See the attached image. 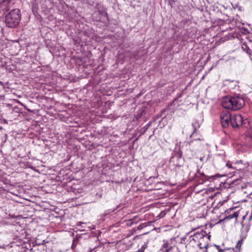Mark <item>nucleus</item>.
Wrapping results in <instances>:
<instances>
[{
    "label": "nucleus",
    "mask_w": 252,
    "mask_h": 252,
    "mask_svg": "<svg viewBox=\"0 0 252 252\" xmlns=\"http://www.w3.org/2000/svg\"><path fill=\"white\" fill-rule=\"evenodd\" d=\"M245 105L243 98L239 95L226 96L221 99L222 106L226 109L236 111L241 109Z\"/></svg>",
    "instance_id": "nucleus-1"
},
{
    "label": "nucleus",
    "mask_w": 252,
    "mask_h": 252,
    "mask_svg": "<svg viewBox=\"0 0 252 252\" xmlns=\"http://www.w3.org/2000/svg\"><path fill=\"white\" fill-rule=\"evenodd\" d=\"M21 12L16 8L11 10L5 16L6 25L10 28H15L19 25L21 20Z\"/></svg>",
    "instance_id": "nucleus-2"
},
{
    "label": "nucleus",
    "mask_w": 252,
    "mask_h": 252,
    "mask_svg": "<svg viewBox=\"0 0 252 252\" xmlns=\"http://www.w3.org/2000/svg\"><path fill=\"white\" fill-rule=\"evenodd\" d=\"M210 236H208L204 231L196 232L192 236V240L197 242V245L200 249H204V252H207V248L209 245L208 240Z\"/></svg>",
    "instance_id": "nucleus-3"
},
{
    "label": "nucleus",
    "mask_w": 252,
    "mask_h": 252,
    "mask_svg": "<svg viewBox=\"0 0 252 252\" xmlns=\"http://www.w3.org/2000/svg\"><path fill=\"white\" fill-rule=\"evenodd\" d=\"M231 116L227 111H223L220 113V118L223 127H228L230 125Z\"/></svg>",
    "instance_id": "nucleus-4"
},
{
    "label": "nucleus",
    "mask_w": 252,
    "mask_h": 252,
    "mask_svg": "<svg viewBox=\"0 0 252 252\" xmlns=\"http://www.w3.org/2000/svg\"><path fill=\"white\" fill-rule=\"evenodd\" d=\"M243 120L240 114H235L231 116L230 125L233 127H238L243 124Z\"/></svg>",
    "instance_id": "nucleus-5"
},
{
    "label": "nucleus",
    "mask_w": 252,
    "mask_h": 252,
    "mask_svg": "<svg viewBox=\"0 0 252 252\" xmlns=\"http://www.w3.org/2000/svg\"><path fill=\"white\" fill-rule=\"evenodd\" d=\"M242 48L243 50L245 51L247 54L251 55V50L247 44H243L242 45Z\"/></svg>",
    "instance_id": "nucleus-6"
},
{
    "label": "nucleus",
    "mask_w": 252,
    "mask_h": 252,
    "mask_svg": "<svg viewBox=\"0 0 252 252\" xmlns=\"http://www.w3.org/2000/svg\"><path fill=\"white\" fill-rule=\"evenodd\" d=\"M239 216V212H236L234 213L233 214L230 215L228 216V218L230 219H233V218H237V217Z\"/></svg>",
    "instance_id": "nucleus-7"
},
{
    "label": "nucleus",
    "mask_w": 252,
    "mask_h": 252,
    "mask_svg": "<svg viewBox=\"0 0 252 252\" xmlns=\"http://www.w3.org/2000/svg\"><path fill=\"white\" fill-rule=\"evenodd\" d=\"M247 135L252 138V128L250 129L247 132Z\"/></svg>",
    "instance_id": "nucleus-8"
},
{
    "label": "nucleus",
    "mask_w": 252,
    "mask_h": 252,
    "mask_svg": "<svg viewBox=\"0 0 252 252\" xmlns=\"http://www.w3.org/2000/svg\"><path fill=\"white\" fill-rule=\"evenodd\" d=\"M169 244L167 241H165L164 244L162 245V248H167L168 247Z\"/></svg>",
    "instance_id": "nucleus-9"
},
{
    "label": "nucleus",
    "mask_w": 252,
    "mask_h": 252,
    "mask_svg": "<svg viewBox=\"0 0 252 252\" xmlns=\"http://www.w3.org/2000/svg\"><path fill=\"white\" fill-rule=\"evenodd\" d=\"M166 213L165 212H161L159 215H158V217L159 218H163V217H164V216L165 215Z\"/></svg>",
    "instance_id": "nucleus-10"
},
{
    "label": "nucleus",
    "mask_w": 252,
    "mask_h": 252,
    "mask_svg": "<svg viewBox=\"0 0 252 252\" xmlns=\"http://www.w3.org/2000/svg\"><path fill=\"white\" fill-rule=\"evenodd\" d=\"M243 240H241L239 241L237 244L236 247L237 248H240L242 244Z\"/></svg>",
    "instance_id": "nucleus-11"
},
{
    "label": "nucleus",
    "mask_w": 252,
    "mask_h": 252,
    "mask_svg": "<svg viewBox=\"0 0 252 252\" xmlns=\"http://www.w3.org/2000/svg\"><path fill=\"white\" fill-rule=\"evenodd\" d=\"M11 0H3L2 2H3V3L5 4L6 5H8L10 3V2H11Z\"/></svg>",
    "instance_id": "nucleus-12"
},
{
    "label": "nucleus",
    "mask_w": 252,
    "mask_h": 252,
    "mask_svg": "<svg viewBox=\"0 0 252 252\" xmlns=\"http://www.w3.org/2000/svg\"><path fill=\"white\" fill-rule=\"evenodd\" d=\"M85 224V223H84V222H79L78 223V224H77V225H78V226H79V225H82V224Z\"/></svg>",
    "instance_id": "nucleus-13"
},
{
    "label": "nucleus",
    "mask_w": 252,
    "mask_h": 252,
    "mask_svg": "<svg viewBox=\"0 0 252 252\" xmlns=\"http://www.w3.org/2000/svg\"><path fill=\"white\" fill-rule=\"evenodd\" d=\"M146 248V246H145V245H143V247H142L143 252L144 251V249H145Z\"/></svg>",
    "instance_id": "nucleus-14"
},
{
    "label": "nucleus",
    "mask_w": 252,
    "mask_h": 252,
    "mask_svg": "<svg viewBox=\"0 0 252 252\" xmlns=\"http://www.w3.org/2000/svg\"><path fill=\"white\" fill-rule=\"evenodd\" d=\"M217 248H218V249L220 251V247L219 246H216ZM220 251L222 252L223 251L222 250H220Z\"/></svg>",
    "instance_id": "nucleus-15"
},
{
    "label": "nucleus",
    "mask_w": 252,
    "mask_h": 252,
    "mask_svg": "<svg viewBox=\"0 0 252 252\" xmlns=\"http://www.w3.org/2000/svg\"><path fill=\"white\" fill-rule=\"evenodd\" d=\"M176 166H181V165L180 164H176L175 165Z\"/></svg>",
    "instance_id": "nucleus-16"
},
{
    "label": "nucleus",
    "mask_w": 252,
    "mask_h": 252,
    "mask_svg": "<svg viewBox=\"0 0 252 252\" xmlns=\"http://www.w3.org/2000/svg\"><path fill=\"white\" fill-rule=\"evenodd\" d=\"M44 243H45V240H43L42 243V244H43Z\"/></svg>",
    "instance_id": "nucleus-17"
},
{
    "label": "nucleus",
    "mask_w": 252,
    "mask_h": 252,
    "mask_svg": "<svg viewBox=\"0 0 252 252\" xmlns=\"http://www.w3.org/2000/svg\"><path fill=\"white\" fill-rule=\"evenodd\" d=\"M166 252H169V250L168 249H167L165 250Z\"/></svg>",
    "instance_id": "nucleus-18"
}]
</instances>
